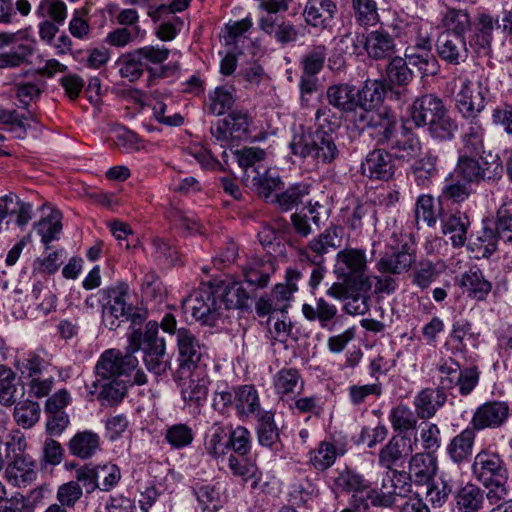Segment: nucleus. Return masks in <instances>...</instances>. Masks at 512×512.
<instances>
[{"label": "nucleus", "mask_w": 512, "mask_h": 512, "mask_svg": "<svg viewBox=\"0 0 512 512\" xmlns=\"http://www.w3.org/2000/svg\"><path fill=\"white\" fill-rule=\"evenodd\" d=\"M408 61L402 57H392L386 67V76L389 84L407 86L413 79V72L408 67Z\"/></svg>", "instance_id": "50"}, {"label": "nucleus", "mask_w": 512, "mask_h": 512, "mask_svg": "<svg viewBox=\"0 0 512 512\" xmlns=\"http://www.w3.org/2000/svg\"><path fill=\"white\" fill-rule=\"evenodd\" d=\"M141 293L144 299L154 303H161L167 294L160 277L154 271H149L144 275Z\"/></svg>", "instance_id": "59"}, {"label": "nucleus", "mask_w": 512, "mask_h": 512, "mask_svg": "<svg viewBox=\"0 0 512 512\" xmlns=\"http://www.w3.org/2000/svg\"><path fill=\"white\" fill-rule=\"evenodd\" d=\"M410 117L416 127H427L429 134L440 141L451 140L457 131L443 100L435 94L416 98L410 107Z\"/></svg>", "instance_id": "2"}, {"label": "nucleus", "mask_w": 512, "mask_h": 512, "mask_svg": "<svg viewBox=\"0 0 512 512\" xmlns=\"http://www.w3.org/2000/svg\"><path fill=\"white\" fill-rule=\"evenodd\" d=\"M409 474L417 484H429L437 472V459L433 454L417 452L410 455Z\"/></svg>", "instance_id": "29"}, {"label": "nucleus", "mask_w": 512, "mask_h": 512, "mask_svg": "<svg viewBox=\"0 0 512 512\" xmlns=\"http://www.w3.org/2000/svg\"><path fill=\"white\" fill-rule=\"evenodd\" d=\"M475 431L472 426L467 427L454 436L447 445V453L454 463L460 464L472 455Z\"/></svg>", "instance_id": "35"}, {"label": "nucleus", "mask_w": 512, "mask_h": 512, "mask_svg": "<svg viewBox=\"0 0 512 512\" xmlns=\"http://www.w3.org/2000/svg\"><path fill=\"white\" fill-rule=\"evenodd\" d=\"M298 387L302 390L303 381H301V375L297 369L282 368L275 374V392L282 400L294 394Z\"/></svg>", "instance_id": "40"}, {"label": "nucleus", "mask_w": 512, "mask_h": 512, "mask_svg": "<svg viewBox=\"0 0 512 512\" xmlns=\"http://www.w3.org/2000/svg\"><path fill=\"white\" fill-rule=\"evenodd\" d=\"M97 490L110 492L119 483L121 479L120 468L111 462L104 464H95Z\"/></svg>", "instance_id": "53"}, {"label": "nucleus", "mask_w": 512, "mask_h": 512, "mask_svg": "<svg viewBox=\"0 0 512 512\" xmlns=\"http://www.w3.org/2000/svg\"><path fill=\"white\" fill-rule=\"evenodd\" d=\"M441 23L445 31L465 36L471 27V18L467 10L449 7L442 15Z\"/></svg>", "instance_id": "48"}, {"label": "nucleus", "mask_w": 512, "mask_h": 512, "mask_svg": "<svg viewBox=\"0 0 512 512\" xmlns=\"http://www.w3.org/2000/svg\"><path fill=\"white\" fill-rule=\"evenodd\" d=\"M460 287L464 288L468 296L478 301L487 298L492 290V284L488 281L479 268H471L464 272L459 280Z\"/></svg>", "instance_id": "34"}, {"label": "nucleus", "mask_w": 512, "mask_h": 512, "mask_svg": "<svg viewBox=\"0 0 512 512\" xmlns=\"http://www.w3.org/2000/svg\"><path fill=\"white\" fill-rule=\"evenodd\" d=\"M414 262V256L402 249L382 257L377 262V269L381 273L401 274L407 272Z\"/></svg>", "instance_id": "43"}, {"label": "nucleus", "mask_w": 512, "mask_h": 512, "mask_svg": "<svg viewBox=\"0 0 512 512\" xmlns=\"http://www.w3.org/2000/svg\"><path fill=\"white\" fill-rule=\"evenodd\" d=\"M253 269L244 270V280L232 283L221 282L213 286L218 303L223 307V314L230 309L248 310L256 292Z\"/></svg>", "instance_id": "6"}, {"label": "nucleus", "mask_w": 512, "mask_h": 512, "mask_svg": "<svg viewBox=\"0 0 512 512\" xmlns=\"http://www.w3.org/2000/svg\"><path fill=\"white\" fill-rule=\"evenodd\" d=\"M342 118L329 105H323L315 113V133L331 135L341 126Z\"/></svg>", "instance_id": "51"}, {"label": "nucleus", "mask_w": 512, "mask_h": 512, "mask_svg": "<svg viewBox=\"0 0 512 512\" xmlns=\"http://www.w3.org/2000/svg\"><path fill=\"white\" fill-rule=\"evenodd\" d=\"M253 27V19L246 17L239 21L229 22L225 26V33L223 35L226 45H234L240 49H251L254 54V43L252 40L247 39L245 34Z\"/></svg>", "instance_id": "36"}, {"label": "nucleus", "mask_w": 512, "mask_h": 512, "mask_svg": "<svg viewBox=\"0 0 512 512\" xmlns=\"http://www.w3.org/2000/svg\"><path fill=\"white\" fill-rule=\"evenodd\" d=\"M440 270L437 264L430 260L420 261L413 269L411 274L412 284L425 290L438 278Z\"/></svg>", "instance_id": "58"}, {"label": "nucleus", "mask_w": 512, "mask_h": 512, "mask_svg": "<svg viewBox=\"0 0 512 512\" xmlns=\"http://www.w3.org/2000/svg\"><path fill=\"white\" fill-rule=\"evenodd\" d=\"M229 435L230 426H223L219 423H214L209 429L205 437V450L207 453L218 458L229 452Z\"/></svg>", "instance_id": "37"}, {"label": "nucleus", "mask_w": 512, "mask_h": 512, "mask_svg": "<svg viewBox=\"0 0 512 512\" xmlns=\"http://www.w3.org/2000/svg\"><path fill=\"white\" fill-rule=\"evenodd\" d=\"M186 313L203 325L215 326L223 316V307L218 303L213 286L198 290L190 294L182 302Z\"/></svg>", "instance_id": "8"}, {"label": "nucleus", "mask_w": 512, "mask_h": 512, "mask_svg": "<svg viewBox=\"0 0 512 512\" xmlns=\"http://www.w3.org/2000/svg\"><path fill=\"white\" fill-rule=\"evenodd\" d=\"M351 9L354 20L360 27H372L380 21L375 0H351Z\"/></svg>", "instance_id": "44"}, {"label": "nucleus", "mask_w": 512, "mask_h": 512, "mask_svg": "<svg viewBox=\"0 0 512 512\" xmlns=\"http://www.w3.org/2000/svg\"><path fill=\"white\" fill-rule=\"evenodd\" d=\"M495 233L496 237L504 242L512 241V203H505L498 209Z\"/></svg>", "instance_id": "64"}, {"label": "nucleus", "mask_w": 512, "mask_h": 512, "mask_svg": "<svg viewBox=\"0 0 512 512\" xmlns=\"http://www.w3.org/2000/svg\"><path fill=\"white\" fill-rule=\"evenodd\" d=\"M336 13L337 5L333 0H307L302 15L308 26L324 31L332 27Z\"/></svg>", "instance_id": "20"}, {"label": "nucleus", "mask_w": 512, "mask_h": 512, "mask_svg": "<svg viewBox=\"0 0 512 512\" xmlns=\"http://www.w3.org/2000/svg\"><path fill=\"white\" fill-rule=\"evenodd\" d=\"M473 476L479 482L508 479L509 472L502 457L492 451L482 450L476 454L472 464Z\"/></svg>", "instance_id": "16"}, {"label": "nucleus", "mask_w": 512, "mask_h": 512, "mask_svg": "<svg viewBox=\"0 0 512 512\" xmlns=\"http://www.w3.org/2000/svg\"><path fill=\"white\" fill-rule=\"evenodd\" d=\"M210 380L202 372L193 371L181 384V396L189 406L200 409L204 406L209 392Z\"/></svg>", "instance_id": "23"}, {"label": "nucleus", "mask_w": 512, "mask_h": 512, "mask_svg": "<svg viewBox=\"0 0 512 512\" xmlns=\"http://www.w3.org/2000/svg\"><path fill=\"white\" fill-rule=\"evenodd\" d=\"M308 194L309 186L298 183L290 186L284 192L274 195L271 198V203H276L282 211H290L297 208Z\"/></svg>", "instance_id": "47"}, {"label": "nucleus", "mask_w": 512, "mask_h": 512, "mask_svg": "<svg viewBox=\"0 0 512 512\" xmlns=\"http://www.w3.org/2000/svg\"><path fill=\"white\" fill-rule=\"evenodd\" d=\"M104 306L102 321L110 330H115L121 322L131 320L139 324L145 319V315L134 308L128 300L130 298L128 285L118 283L115 286L101 289Z\"/></svg>", "instance_id": "4"}, {"label": "nucleus", "mask_w": 512, "mask_h": 512, "mask_svg": "<svg viewBox=\"0 0 512 512\" xmlns=\"http://www.w3.org/2000/svg\"><path fill=\"white\" fill-rule=\"evenodd\" d=\"M511 416L507 401L490 400L476 408L470 424L476 430L497 429L502 427Z\"/></svg>", "instance_id": "12"}, {"label": "nucleus", "mask_w": 512, "mask_h": 512, "mask_svg": "<svg viewBox=\"0 0 512 512\" xmlns=\"http://www.w3.org/2000/svg\"><path fill=\"white\" fill-rule=\"evenodd\" d=\"M337 455L334 444L322 441L317 448L310 451L309 462L315 469L324 471L335 463Z\"/></svg>", "instance_id": "55"}, {"label": "nucleus", "mask_w": 512, "mask_h": 512, "mask_svg": "<svg viewBox=\"0 0 512 512\" xmlns=\"http://www.w3.org/2000/svg\"><path fill=\"white\" fill-rule=\"evenodd\" d=\"M455 502L459 512H478L486 508L483 488L473 483H466L457 490Z\"/></svg>", "instance_id": "33"}, {"label": "nucleus", "mask_w": 512, "mask_h": 512, "mask_svg": "<svg viewBox=\"0 0 512 512\" xmlns=\"http://www.w3.org/2000/svg\"><path fill=\"white\" fill-rule=\"evenodd\" d=\"M444 235L448 236L453 247L464 246L470 221L465 213L456 212L444 215L441 219Z\"/></svg>", "instance_id": "32"}, {"label": "nucleus", "mask_w": 512, "mask_h": 512, "mask_svg": "<svg viewBox=\"0 0 512 512\" xmlns=\"http://www.w3.org/2000/svg\"><path fill=\"white\" fill-rule=\"evenodd\" d=\"M18 387L14 371L4 365H0V404L10 407L16 403Z\"/></svg>", "instance_id": "52"}, {"label": "nucleus", "mask_w": 512, "mask_h": 512, "mask_svg": "<svg viewBox=\"0 0 512 512\" xmlns=\"http://www.w3.org/2000/svg\"><path fill=\"white\" fill-rule=\"evenodd\" d=\"M412 492V484L407 473L391 470L385 473L380 488H371L367 491V499L375 507H398Z\"/></svg>", "instance_id": "5"}, {"label": "nucleus", "mask_w": 512, "mask_h": 512, "mask_svg": "<svg viewBox=\"0 0 512 512\" xmlns=\"http://www.w3.org/2000/svg\"><path fill=\"white\" fill-rule=\"evenodd\" d=\"M333 474L331 481L334 493H351L350 504L352 506L369 507L367 491L371 489V487L369 481L366 480L363 475L347 466L335 469Z\"/></svg>", "instance_id": "10"}, {"label": "nucleus", "mask_w": 512, "mask_h": 512, "mask_svg": "<svg viewBox=\"0 0 512 512\" xmlns=\"http://www.w3.org/2000/svg\"><path fill=\"white\" fill-rule=\"evenodd\" d=\"M68 449L77 458H92L101 450L100 436L90 430L78 432L70 439Z\"/></svg>", "instance_id": "31"}, {"label": "nucleus", "mask_w": 512, "mask_h": 512, "mask_svg": "<svg viewBox=\"0 0 512 512\" xmlns=\"http://www.w3.org/2000/svg\"><path fill=\"white\" fill-rule=\"evenodd\" d=\"M128 342L132 355L142 350L144 364L150 372L162 375L167 371L170 361L166 354L165 340L158 335V323L156 321H149L144 332L133 330Z\"/></svg>", "instance_id": "3"}, {"label": "nucleus", "mask_w": 512, "mask_h": 512, "mask_svg": "<svg viewBox=\"0 0 512 512\" xmlns=\"http://www.w3.org/2000/svg\"><path fill=\"white\" fill-rule=\"evenodd\" d=\"M165 440L173 449H183L194 440V433L187 424H174L166 429Z\"/></svg>", "instance_id": "62"}, {"label": "nucleus", "mask_w": 512, "mask_h": 512, "mask_svg": "<svg viewBox=\"0 0 512 512\" xmlns=\"http://www.w3.org/2000/svg\"><path fill=\"white\" fill-rule=\"evenodd\" d=\"M290 148L295 156L301 158L312 156L321 160H335L340 156V150L333 137L326 134L295 135Z\"/></svg>", "instance_id": "9"}, {"label": "nucleus", "mask_w": 512, "mask_h": 512, "mask_svg": "<svg viewBox=\"0 0 512 512\" xmlns=\"http://www.w3.org/2000/svg\"><path fill=\"white\" fill-rule=\"evenodd\" d=\"M35 13L40 18L63 24L67 17V6L62 0H41Z\"/></svg>", "instance_id": "63"}, {"label": "nucleus", "mask_w": 512, "mask_h": 512, "mask_svg": "<svg viewBox=\"0 0 512 512\" xmlns=\"http://www.w3.org/2000/svg\"><path fill=\"white\" fill-rule=\"evenodd\" d=\"M388 90H391L390 87L383 81L367 80L362 89L357 91L358 101L366 107L378 110Z\"/></svg>", "instance_id": "45"}, {"label": "nucleus", "mask_w": 512, "mask_h": 512, "mask_svg": "<svg viewBox=\"0 0 512 512\" xmlns=\"http://www.w3.org/2000/svg\"><path fill=\"white\" fill-rule=\"evenodd\" d=\"M6 80V84L13 87L15 97L23 108H27L32 102H35L47 86L44 78L37 75V71L33 69L11 73Z\"/></svg>", "instance_id": "11"}, {"label": "nucleus", "mask_w": 512, "mask_h": 512, "mask_svg": "<svg viewBox=\"0 0 512 512\" xmlns=\"http://www.w3.org/2000/svg\"><path fill=\"white\" fill-rule=\"evenodd\" d=\"M489 164V162H458L454 173L468 183L490 179L491 175L487 173Z\"/></svg>", "instance_id": "60"}, {"label": "nucleus", "mask_w": 512, "mask_h": 512, "mask_svg": "<svg viewBox=\"0 0 512 512\" xmlns=\"http://www.w3.org/2000/svg\"><path fill=\"white\" fill-rule=\"evenodd\" d=\"M166 217L176 228L183 230L187 235L204 233L203 226L197 217L174 204L170 205Z\"/></svg>", "instance_id": "41"}, {"label": "nucleus", "mask_w": 512, "mask_h": 512, "mask_svg": "<svg viewBox=\"0 0 512 512\" xmlns=\"http://www.w3.org/2000/svg\"><path fill=\"white\" fill-rule=\"evenodd\" d=\"M40 405L31 400L18 402L14 408V419L24 429L33 427L40 418Z\"/></svg>", "instance_id": "57"}, {"label": "nucleus", "mask_w": 512, "mask_h": 512, "mask_svg": "<svg viewBox=\"0 0 512 512\" xmlns=\"http://www.w3.org/2000/svg\"><path fill=\"white\" fill-rule=\"evenodd\" d=\"M4 476L15 487L31 484L37 478L36 462L30 455L10 461L5 467Z\"/></svg>", "instance_id": "28"}, {"label": "nucleus", "mask_w": 512, "mask_h": 512, "mask_svg": "<svg viewBox=\"0 0 512 512\" xmlns=\"http://www.w3.org/2000/svg\"><path fill=\"white\" fill-rule=\"evenodd\" d=\"M436 51L444 62L450 65L464 63L469 55L465 36L443 31L436 40Z\"/></svg>", "instance_id": "17"}, {"label": "nucleus", "mask_w": 512, "mask_h": 512, "mask_svg": "<svg viewBox=\"0 0 512 512\" xmlns=\"http://www.w3.org/2000/svg\"><path fill=\"white\" fill-rule=\"evenodd\" d=\"M419 417L416 411H413L405 404H399L393 407L389 414V421L395 432L400 435H406L410 430L417 428Z\"/></svg>", "instance_id": "42"}, {"label": "nucleus", "mask_w": 512, "mask_h": 512, "mask_svg": "<svg viewBox=\"0 0 512 512\" xmlns=\"http://www.w3.org/2000/svg\"><path fill=\"white\" fill-rule=\"evenodd\" d=\"M298 290L297 285L289 287L287 284H277L271 294L258 299V316L273 314L275 312H286L288 301Z\"/></svg>", "instance_id": "27"}, {"label": "nucleus", "mask_w": 512, "mask_h": 512, "mask_svg": "<svg viewBox=\"0 0 512 512\" xmlns=\"http://www.w3.org/2000/svg\"><path fill=\"white\" fill-rule=\"evenodd\" d=\"M302 314L309 322H317L322 329L331 331L338 321L339 313L337 307L324 299L317 298L315 304L304 303Z\"/></svg>", "instance_id": "24"}, {"label": "nucleus", "mask_w": 512, "mask_h": 512, "mask_svg": "<svg viewBox=\"0 0 512 512\" xmlns=\"http://www.w3.org/2000/svg\"><path fill=\"white\" fill-rule=\"evenodd\" d=\"M176 339L180 369H187L188 371L196 369L205 352V346L186 328H179L177 330Z\"/></svg>", "instance_id": "18"}, {"label": "nucleus", "mask_w": 512, "mask_h": 512, "mask_svg": "<svg viewBox=\"0 0 512 512\" xmlns=\"http://www.w3.org/2000/svg\"><path fill=\"white\" fill-rule=\"evenodd\" d=\"M481 89L475 92L472 89V81L465 77L461 81V87L456 94V107L459 113L466 119H476L485 108V94Z\"/></svg>", "instance_id": "21"}, {"label": "nucleus", "mask_w": 512, "mask_h": 512, "mask_svg": "<svg viewBox=\"0 0 512 512\" xmlns=\"http://www.w3.org/2000/svg\"><path fill=\"white\" fill-rule=\"evenodd\" d=\"M152 257L163 267H172L181 263L180 253L171 240L154 236L151 238Z\"/></svg>", "instance_id": "38"}, {"label": "nucleus", "mask_w": 512, "mask_h": 512, "mask_svg": "<svg viewBox=\"0 0 512 512\" xmlns=\"http://www.w3.org/2000/svg\"><path fill=\"white\" fill-rule=\"evenodd\" d=\"M406 49L405 57L408 63L416 67L423 76H435L440 71V64L437 58L428 53H409Z\"/></svg>", "instance_id": "61"}, {"label": "nucleus", "mask_w": 512, "mask_h": 512, "mask_svg": "<svg viewBox=\"0 0 512 512\" xmlns=\"http://www.w3.org/2000/svg\"><path fill=\"white\" fill-rule=\"evenodd\" d=\"M342 228L331 226L314 237L305 249L299 251L302 260L306 259L315 266L322 265L324 256L342 244Z\"/></svg>", "instance_id": "13"}, {"label": "nucleus", "mask_w": 512, "mask_h": 512, "mask_svg": "<svg viewBox=\"0 0 512 512\" xmlns=\"http://www.w3.org/2000/svg\"><path fill=\"white\" fill-rule=\"evenodd\" d=\"M367 260L361 249L348 248L338 252L335 273L345 282H352L360 290L369 291L372 277L366 275Z\"/></svg>", "instance_id": "7"}, {"label": "nucleus", "mask_w": 512, "mask_h": 512, "mask_svg": "<svg viewBox=\"0 0 512 512\" xmlns=\"http://www.w3.org/2000/svg\"><path fill=\"white\" fill-rule=\"evenodd\" d=\"M357 95L355 87L346 83L331 85L326 90L328 105L343 113L355 110L359 104Z\"/></svg>", "instance_id": "30"}, {"label": "nucleus", "mask_w": 512, "mask_h": 512, "mask_svg": "<svg viewBox=\"0 0 512 512\" xmlns=\"http://www.w3.org/2000/svg\"><path fill=\"white\" fill-rule=\"evenodd\" d=\"M437 371L439 373L438 380L439 384L436 387L443 393L456 387L459 375H461L460 365L453 359L443 360L437 365Z\"/></svg>", "instance_id": "56"}, {"label": "nucleus", "mask_w": 512, "mask_h": 512, "mask_svg": "<svg viewBox=\"0 0 512 512\" xmlns=\"http://www.w3.org/2000/svg\"><path fill=\"white\" fill-rule=\"evenodd\" d=\"M116 65L118 66L120 76L133 82L143 75L146 62H143L137 50H134L120 56Z\"/></svg>", "instance_id": "49"}, {"label": "nucleus", "mask_w": 512, "mask_h": 512, "mask_svg": "<svg viewBox=\"0 0 512 512\" xmlns=\"http://www.w3.org/2000/svg\"><path fill=\"white\" fill-rule=\"evenodd\" d=\"M365 38L363 50L370 59L390 60L397 51L395 37L383 28L368 32Z\"/></svg>", "instance_id": "22"}, {"label": "nucleus", "mask_w": 512, "mask_h": 512, "mask_svg": "<svg viewBox=\"0 0 512 512\" xmlns=\"http://www.w3.org/2000/svg\"><path fill=\"white\" fill-rule=\"evenodd\" d=\"M139 361L130 351V345L125 352L110 348L99 356L94 367L95 380L89 393L110 406L117 405L126 396L131 382V373L137 368Z\"/></svg>", "instance_id": "1"}, {"label": "nucleus", "mask_w": 512, "mask_h": 512, "mask_svg": "<svg viewBox=\"0 0 512 512\" xmlns=\"http://www.w3.org/2000/svg\"><path fill=\"white\" fill-rule=\"evenodd\" d=\"M258 442L262 446L270 447L274 450L280 448L278 428L274 423L273 414L270 412H265L258 419Z\"/></svg>", "instance_id": "54"}, {"label": "nucleus", "mask_w": 512, "mask_h": 512, "mask_svg": "<svg viewBox=\"0 0 512 512\" xmlns=\"http://www.w3.org/2000/svg\"><path fill=\"white\" fill-rule=\"evenodd\" d=\"M261 30L267 35L273 36L281 44L295 42L299 34L298 29L293 23L283 21L282 19L275 22V18L265 20Z\"/></svg>", "instance_id": "46"}, {"label": "nucleus", "mask_w": 512, "mask_h": 512, "mask_svg": "<svg viewBox=\"0 0 512 512\" xmlns=\"http://www.w3.org/2000/svg\"><path fill=\"white\" fill-rule=\"evenodd\" d=\"M350 114V121L360 130H365L370 127H379L383 129V134L388 138L395 128V117L389 110L384 108L379 111L371 107H366L360 102L355 110L348 112Z\"/></svg>", "instance_id": "15"}, {"label": "nucleus", "mask_w": 512, "mask_h": 512, "mask_svg": "<svg viewBox=\"0 0 512 512\" xmlns=\"http://www.w3.org/2000/svg\"><path fill=\"white\" fill-rule=\"evenodd\" d=\"M421 143L417 137L409 136L399 141L390 151L377 148L367 155L366 160H410L421 156Z\"/></svg>", "instance_id": "25"}, {"label": "nucleus", "mask_w": 512, "mask_h": 512, "mask_svg": "<svg viewBox=\"0 0 512 512\" xmlns=\"http://www.w3.org/2000/svg\"><path fill=\"white\" fill-rule=\"evenodd\" d=\"M417 435L412 440L407 435L393 436L388 443L379 451L378 464L387 469V472L396 470L394 467H401L407 458L413 453L417 445Z\"/></svg>", "instance_id": "14"}, {"label": "nucleus", "mask_w": 512, "mask_h": 512, "mask_svg": "<svg viewBox=\"0 0 512 512\" xmlns=\"http://www.w3.org/2000/svg\"><path fill=\"white\" fill-rule=\"evenodd\" d=\"M448 395L437 388H423L413 400L417 416L421 420L433 418L447 402Z\"/></svg>", "instance_id": "26"}, {"label": "nucleus", "mask_w": 512, "mask_h": 512, "mask_svg": "<svg viewBox=\"0 0 512 512\" xmlns=\"http://www.w3.org/2000/svg\"><path fill=\"white\" fill-rule=\"evenodd\" d=\"M48 366L49 362L42 357L39 351H28L16 360V368L25 381L43 376V372Z\"/></svg>", "instance_id": "39"}, {"label": "nucleus", "mask_w": 512, "mask_h": 512, "mask_svg": "<svg viewBox=\"0 0 512 512\" xmlns=\"http://www.w3.org/2000/svg\"><path fill=\"white\" fill-rule=\"evenodd\" d=\"M496 24L497 19L489 13L481 12L475 17L469 45L478 55H488L491 52Z\"/></svg>", "instance_id": "19"}]
</instances>
